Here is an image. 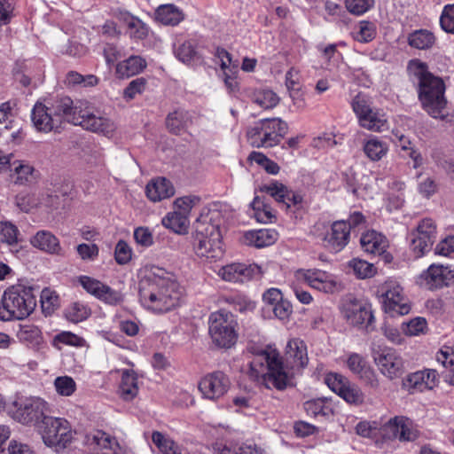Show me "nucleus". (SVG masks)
I'll return each instance as SVG.
<instances>
[{
  "label": "nucleus",
  "mask_w": 454,
  "mask_h": 454,
  "mask_svg": "<svg viewBox=\"0 0 454 454\" xmlns=\"http://www.w3.org/2000/svg\"><path fill=\"white\" fill-rule=\"evenodd\" d=\"M286 359L285 366L280 354L276 349L260 350L249 363L250 377L267 388L275 387L278 390H284L291 385L292 380L286 368L299 371L308 364L309 357L305 342L299 338L290 340L286 348Z\"/></svg>",
  "instance_id": "1"
},
{
  "label": "nucleus",
  "mask_w": 454,
  "mask_h": 454,
  "mask_svg": "<svg viewBox=\"0 0 454 454\" xmlns=\"http://www.w3.org/2000/svg\"><path fill=\"white\" fill-rule=\"evenodd\" d=\"M139 299L144 307L156 312H168L180 304L183 288L174 275L158 267L139 281Z\"/></svg>",
  "instance_id": "2"
},
{
  "label": "nucleus",
  "mask_w": 454,
  "mask_h": 454,
  "mask_svg": "<svg viewBox=\"0 0 454 454\" xmlns=\"http://www.w3.org/2000/svg\"><path fill=\"white\" fill-rule=\"evenodd\" d=\"M406 70L411 81L416 85L422 108L434 119H445L447 99L443 80L432 74L427 64L419 59H411Z\"/></svg>",
  "instance_id": "3"
},
{
  "label": "nucleus",
  "mask_w": 454,
  "mask_h": 454,
  "mask_svg": "<svg viewBox=\"0 0 454 454\" xmlns=\"http://www.w3.org/2000/svg\"><path fill=\"white\" fill-rule=\"evenodd\" d=\"M220 214L212 212L200 215L194 223L193 248L196 254L201 258L216 261L223 257V248L219 224L213 223Z\"/></svg>",
  "instance_id": "4"
},
{
  "label": "nucleus",
  "mask_w": 454,
  "mask_h": 454,
  "mask_svg": "<svg viewBox=\"0 0 454 454\" xmlns=\"http://www.w3.org/2000/svg\"><path fill=\"white\" fill-rule=\"evenodd\" d=\"M36 307L32 286L14 285L8 287L0 301V320L6 322L27 318Z\"/></svg>",
  "instance_id": "5"
},
{
  "label": "nucleus",
  "mask_w": 454,
  "mask_h": 454,
  "mask_svg": "<svg viewBox=\"0 0 454 454\" xmlns=\"http://www.w3.org/2000/svg\"><path fill=\"white\" fill-rule=\"evenodd\" d=\"M209 335L213 343L221 348H231L238 340V322L235 316L225 310L214 312L209 317Z\"/></svg>",
  "instance_id": "6"
},
{
  "label": "nucleus",
  "mask_w": 454,
  "mask_h": 454,
  "mask_svg": "<svg viewBox=\"0 0 454 454\" xmlns=\"http://www.w3.org/2000/svg\"><path fill=\"white\" fill-rule=\"evenodd\" d=\"M288 132L287 123L280 118L263 119L247 131L250 144L254 147L269 148L280 143Z\"/></svg>",
  "instance_id": "7"
},
{
  "label": "nucleus",
  "mask_w": 454,
  "mask_h": 454,
  "mask_svg": "<svg viewBox=\"0 0 454 454\" xmlns=\"http://www.w3.org/2000/svg\"><path fill=\"white\" fill-rule=\"evenodd\" d=\"M42 437L47 446L59 451L71 442L73 432L67 420L50 416L43 420Z\"/></svg>",
  "instance_id": "8"
},
{
  "label": "nucleus",
  "mask_w": 454,
  "mask_h": 454,
  "mask_svg": "<svg viewBox=\"0 0 454 454\" xmlns=\"http://www.w3.org/2000/svg\"><path fill=\"white\" fill-rule=\"evenodd\" d=\"M15 411L13 417L24 425L43 423L49 418L50 408L48 403L40 397H29L14 402Z\"/></svg>",
  "instance_id": "9"
},
{
  "label": "nucleus",
  "mask_w": 454,
  "mask_h": 454,
  "mask_svg": "<svg viewBox=\"0 0 454 454\" xmlns=\"http://www.w3.org/2000/svg\"><path fill=\"white\" fill-rule=\"evenodd\" d=\"M410 247L416 258L422 257L428 253L436 240V225L433 219H422L417 228L411 231Z\"/></svg>",
  "instance_id": "10"
},
{
  "label": "nucleus",
  "mask_w": 454,
  "mask_h": 454,
  "mask_svg": "<svg viewBox=\"0 0 454 454\" xmlns=\"http://www.w3.org/2000/svg\"><path fill=\"white\" fill-rule=\"evenodd\" d=\"M372 357L380 373L389 380L398 379L405 372L402 356L392 348L374 350Z\"/></svg>",
  "instance_id": "11"
},
{
  "label": "nucleus",
  "mask_w": 454,
  "mask_h": 454,
  "mask_svg": "<svg viewBox=\"0 0 454 454\" xmlns=\"http://www.w3.org/2000/svg\"><path fill=\"white\" fill-rule=\"evenodd\" d=\"M378 293L383 298V306L387 312L402 316L410 312L411 307L403 288L396 281H386L379 287Z\"/></svg>",
  "instance_id": "12"
},
{
  "label": "nucleus",
  "mask_w": 454,
  "mask_h": 454,
  "mask_svg": "<svg viewBox=\"0 0 454 454\" xmlns=\"http://www.w3.org/2000/svg\"><path fill=\"white\" fill-rule=\"evenodd\" d=\"M272 197L286 210H299L302 208L303 196L297 192L289 190L284 184L278 181H271L260 188Z\"/></svg>",
  "instance_id": "13"
},
{
  "label": "nucleus",
  "mask_w": 454,
  "mask_h": 454,
  "mask_svg": "<svg viewBox=\"0 0 454 454\" xmlns=\"http://www.w3.org/2000/svg\"><path fill=\"white\" fill-rule=\"evenodd\" d=\"M51 106V111L53 114L60 119V123L67 121L77 125L78 120L81 118V113L86 101H74L68 96H58L53 100L48 102Z\"/></svg>",
  "instance_id": "14"
},
{
  "label": "nucleus",
  "mask_w": 454,
  "mask_h": 454,
  "mask_svg": "<svg viewBox=\"0 0 454 454\" xmlns=\"http://www.w3.org/2000/svg\"><path fill=\"white\" fill-rule=\"evenodd\" d=\"M420 285L436 290L454 284V267L432 264L419 276Z\"/></svg>",
  "instance_id": "15"
},
{
  "label": "nucleus",
  "mask_w": 454,
  "mask_h": 454,
  "mask_svg": "<svg viewBox=\"0 0 454 454\" xmlns=\"http://www.w3.org/2000/svg\"><path fill=\"white\" fill-rule=\"evenodd\" d=\"M342 317L352 325H364L369 327L374 317L371 305L356 299H347L341 305Z\"/></svg>",
  "instance_id": "16"
},
{
  "label": "nucleus",
  "mask_w": 454,
  "mask_h": 454,
  "mask_svg": "<svg viewBox=\"0 0 454 454\" xmlns=\"http://www.w3.org/2000/svg\"><path fill=\"white\" fill-rule=\"evenodd\" d=\"M230 386L229 377L221 371H215L200 380L199 389L205 398L218 400L228 392Z\"/></svg>",
  "instance_id": "17"
},
{
  "label": "nucleus",
  "mask_w": 454,
  "mask_h": 454,
  "mask_svg": "<svg viewBox=\"0 0 454 454\" xmlns=\"http://www.w3.org/2000/svg\"><path fill=\"white\" fill-rule=\"evenodd\" d=\"M381 434L387 439L411 442L419 437V431L413 428L412 422L409 419L395 417L381 427Z\"/></svg>",
  "instance_id": "18"
},
{
  "label": "nucleus",
  "mask_w": 454,
  "mask_h": 454,
  "mask_svg": "<svg viewBox=\"0 0 454 454\" xmlns=\"http://www.w3.org/2000/svg\"><path fill=\"white\" fill-rule=\"evenodd\" d=\"M300 281H304L312 288L326 294H333L338 290L337 282L329 273L319 270H299L295 274Z\"/></svg>",
  "instance_id": "19"
},
{
  "label": "nucleus",
  "mask_w": 454,
  "mask_h": 454,
  "mask_svg": "<svg viewBox=\"0 0 454 454\" xmlns=\"http://www.w3.org/2000/svg\"><path fill=\"white\" fill-rule=\"evenodd\" d=\"M49 103H36L32 110L31 119L35 128L41 132L57 131L60 129L61 123L56 114L51 111Z\"/></svg>",
  "instance_id": "20"
},
{
  "label": "nucleus",
  "mask_w": 454,
  "mask_h": 454,
  "mask_svg": "<svg viewBox=\"0 0 454 454\" xmlns=\"http://www.w3.org/2000/svg\"><path fill=\"white\" fill-rule=\"evenodd\" d=\"M262 274L261 268L256 264L247 265L234 262L222 267L219 276L229 282L244 283Z\"/></svg>",
  "instance_id": "21"
},
{
  "label": "nucleus",
  "mask_w": 454,
  "mask_h": 454,
  "mask_svg": "<svg viewBox=\"0 0 454 454\" xmlns=\"http://www.w3.org/2000/svg\"><path fill=\"white\" fill-rule=\"evenodd\" d=\"M349 225L345 220L335 221L323 237L325 246L335 252L342 250L348 243Z\"/></svg>",
  "instance_id": "22"
},
{
  "label": "nucleus",
  "mask_w": 454,
  "mask_h": 454,
  "mask_svg": "<svg viewBox=\"0 0 454 454\" xmlns=\"http://www.w3.org/2000/svg\"><path fill=\"white\" fill-rule=\"evenodd\" d=\"M347 365L354 374L364 380L366 386L374 389L379 387L380 382L374 370L361 355L357 353L350 354L347 360Z\"/></svg>",
  "instance_id": "23"
},
{
  "label": "nucleus",
  "mask_w": 454,
  "mask_h": 454,
  "mask_svg": "<svg viewBox=\"0 0 454 454\" xmlns=\"http://www.w3.org/2000/svg\"><path fill=\"white\" fill-rule=\"evenodd\" d=\"M439 383L438 373L435 370H424L418 371L409 374L403 380V385L410 391L423 392L425 390H431L435 387Z\"/></svg>",
  "instance_id": "24"
},
{
  "label": "nucleus",
  "mask_w": 454,
  "mask_h": 454,
  "mask_svg": "<svg viewBox=\"0 0 454 454\" xmlns=\"http://www.w3.org/2000/svg\"><path fill=\"white\" fill-rule=\"evenodd\" d=\"M360 245L365 253L381 256L387 262L392 259V256L386 253L388 247L387 238L375 231L364 233L360 238Z\"/></svg>",
  "instance_id": "25"
},
{
  "label": "nucleus",
  "mask_w": 454,
  "mask_h": 454,
  "mask_svg": "<svg viewBox=\"0 0 454 454\" xmlns=\"http://www.w3.org/2000/svg\"><path fill=\"white\" fill-rule=\"evenodd\" d=\"M81 118L77 121V125H81L85 129L92 132L102 133L106 136L113 134L115 129L114 123L108 118L97 116L88 110L85 105L81 113Z\"/></svg>",
  "instance_id": "26"
},
{
  "label": "nucleus",
  "mask_w": 454,
  "mask_h": 454,
  "mask_svg": "<svg viewBox=\"0 0 454 454\" xmlns=\"http://www.w3.org/2000/svg\"><path fill=\"white\" fill-rule=\"evenodd\" d=\"M30 244L35 248L49 254H64L59 239L49 231H38L30 238Z\"/></svg>",
  "instance_id": "27"
},
{
  "label": "nucleus",
  "mask_w": 454,
  "mask_h": 454,
  "mask_svg": "<svg viewBox=\"0 0 454 454\" xmlns=\"http://www.w3.org/2000/svg\"><path fill=\"white\" fill-rule=\"evenodd\" d=\"M145 193L151 201L157 202L172 197L175 194V188L167 178L158 177L147 184Z\"/></svg>",
  "instance_id": "28"
},
{
  "label": "nucleus",
  "mask_w": 454,
  "mask_h": 454,
  "mask_svg": "<svg viewBox=\"0 0 454 454\" xmlns=\"http://www.w3.org/2000/svg\"><path fill=\"white\" fill-rule=\"evenodd\" d=\"M116 17L126 25L127 32L131 38L143 40L147 37L149 28L146 24L138 18L123 11L118 12Z\"/></svg>",
  "instance_id": "29"
},
{
  "label": "nucleus",
  "mask_w": 454,
  "mask_h": 454,
  "mask_svg": "<svg viewBox=\"0 0 454 454\" xmlns=\"http://www.w3.org/2000/svg\"><path fill=\"white\" fill-rule=\"evenodd\" d=\"M245 242L257 248L273 245L278 239V232L272 229H262L247 231L244 235Z\"/></svg>",
  "instance_id": "30"
},
{
  "label": "nucleus",
  "mask_w": 454,
  "mask_h": 454,
  "mask_svg": "<svg viewBox=\"0 0 454 454\" xmlns=\"http://www.w3.org/2000/svg\"><path fill=\"white\" fill-rule=\"evenodd\" d=\"M146 67L145 60L140 56H130L116 65L115 72L119 78H128L142 72Z\"/></svg>",
  "instance_id": "31"
},
{
  "label": "nucleus",
  "mask_w": 454,
  "mask_h": 454,
  "mask_svg": "<svg viewBox=\"0 0 454 454\" xmlns=\"http://www.w3.org/2000/svg\"><path fill=\"white\" fill-rule=\"evenodd\" d=\"M155 14L158 21L168 26H176L184 19L183 12L174 4L160 5Z\"/></svg>",
  "instance_id": "32"
},
{
  "label": "nucleus",
  "mask_w": 454,
  "mask_h": 454,
  "mask_svg": "<svg viewBox=\"0 0 454 454\" xmlns=\"http://www.w3.org/2000/svg\"><path fill=\"white\" fill-rule=\"evenodd\" d=\"M435 43L434 34L427 29L415 30L408 36L409 45L418 50H429Z\"/></svg>",
  "instance_id": "33"
},
{
  "label": "nucleus",
  "mask_w": 454,
  "mask_h": 454,
  "mask_svg": "<svg viewBox=\"0 0 454 454\" xmlns=\"http://www.w3.org/2000/svg\"><path fill=\"white\" fill-rule=\"evenodd\" d=\"M162 224L178 234H184L188 231L190 225L189 217L177 211L168 213L162 218Z\"/></svg>",
  "instance_id": "34"
},
{
  "label": "nucleus",
  "mask_w": 454,
  "mask_h": 454,
  "mask_svg": "<svg viewBox=\"0 0 454 454\" xmlns=\"http://www.w3.org/2000/svg\"><path fill=\"white\" fill-rule=\"evenodd\" d=\"M18 339L31 347H37L43 342V334L35 325H20L17 332Z\"/></svg>",
  "instance_id": "35"
},
{
  "label": "nucleus",
  "mask_w": 454,
  "mask_h": 454,
  "mask_svg": "<svg viewBox=\"0 0 454 454\" xmlns=\"http://www.w3.org/2000/svg\"><path fill=\"white\" fill-rule=\"evenodd\" d=\"M138 392L137 380L132 371L125 370L122 372L121 382L120 385L121 396L126 400H132Z\"/></svg>",
  "instance_id": "36"
},
{
  "label": "nucleus",
  "mask_w": 454,
  "mask_h": 454,
  "mask_svg": "<svg viewBox=\"0 0 454 454\" xmlns=\"http://www.w3.org/2000/svg\"><path fill=\"white\" fill-rule=\"evenodd\" d=\"M359 124L364 129L374 132H381L387 129V121L384 114L373 109L365 117H362Z\"/></svg>",
  "instance_id": "37"
},
{
  "label": "nucleus",
  "mask_w": 454,
  "mask_h": 454,
  "mask_svg": "<svg viewBox=\"0 0 454 454\" xmlns=\"http://www.w3.org/2000/svg\"><path fill=\"white\" fill-rule=\"evenodd\" d=\"M84 442L91 449H112L113 443H116L114 438L101 430H95L87 434Z\"/></svg>",
  "instance_id": "38"
},
{
  "label": "nucleus",
  "mask_w": 454,
  "mask_h": 454,
  "mask_svg": "<svg viewBox=\"0 0 454 454\" xmlns=\"http://www.w3.org/2000/svg\"><path fill=\"white\" fill-rule=\"evenodd\" d=\"M188 121V112L178 109L168 114L166 124L171 133L177 135L186 127Z\"/></svg>",
  "instance_id": "39"
},
{
  "label": "nucleus",
  "mask_w": 454,
  "mask_h": 454,
  "mask_svg": "<svg viewBox=\"0 0 454 454\" xmlns=\"http://www.w3.org/2000/svg\"><path fill=\"white\" fill-rule=\"evenodd\" d=\"M251 207L254 210V216L257 222L267 223H271L273 219H275L272 208L259 196L254 197Z\"/></svg>",
  "instance_id": "40"
},
{
  "label": "nucleus",
  "mask_w": 454,
  "mask_h": 454,
  "mask_svg": "<svg viewBox=\"0 0 454 454\" xmlns=\"http://www.w3.org/2000/svg\"><path fill=\"white\" fill-rule=\"evenodd\" d=\"M304 410L309 416L329 417L333 415V409L326 399L317 398L309 400L303 404Z\"/></svg>",
  "instance_id": "41"
},
{
  "label": "nucleus",
  "mask_w": 454,
  "mask_h": 454,
  "mask_svg": "<svg viewBox=\"0 0 454 454\" xmlns=\"http://www.w3.org/2000/svg\"><path fill=\"white\" fill-rule=\"evenodd\" d=\"M152 441L162 454H181L179 446L172 439L159 431L153 433Z\"/></svg>",
  "instance_id": "42"
},
{
  "label": "nucleus",
  "mask_w": 454,
  "mask_h": 454,
  "mask_svg": "<svg viewBox=\"0 0 454 454\" xmlns=\"http://www.w3.org/2000/svg\"><path fill=\"white\" fill-rule=\"evenodd\" d=\"M90 313V309L80 301L71 303L65 310L67 319L73 323H79L87 319Z\"/></svg>",
  "instance_id": "43"
},
{
  "label": "nucleus",
  "mask_w": 454,
  "mask_h": 454,
  "mask_svg": "<svg viewBox=\"0 0 454 454\" xmlns=\"http://www.w3.org/2000/svg\"><path fill=\"white\" fill-rule=\"evenodd\" d=\"M364 152L370 160L377 161L385 156L387 145L377 138H372L364 144Z\"/></svg>",
  "instance_id": "44"
},
{
  "label": "nucleus",
  "mask_w": 454,
  "mask_h": 454,
  "mask_svg": "<svg viewBox=\"0 0 454 454\" xmlns=\"http://www.w3.org/2000/svg\"><path fill=\"white\" fill-rule=\"evenodd\" d=\"M176 57L185 64H191L199 59L196 45L193 41L188 40L180 44L175 51Z\"/></svg>",
  "instance_id": "45"
},
{
  "label": "nucleus",
  "mask_w": 454,
  "mask_h": 454,
  "mask_svg": "<svg viewBox=\"0 0 454 454\" xmlns=\"http://www.w3.org/2000/svg\"><path fill=\"white\" fill-rule=\"evenodd\" d=\"M253 101L263 109H270L279 103V98L270 90H262L254 93Z\"/></svg>",
  "instance_id": "46"
},
{
  "label": "nucleus",
  "mask_w": 454,
  "mask_h": 454,
  "mask_svg": "<svg viewBox=\"0 0 454 454\" xmlns=\"http://www.w3.org/2000/svg\"><path fill=\"white\" fill-rule=\"evenodd\" d=\"M20 231L18 227L11 222H0V240L8 246L17 245L19 242Z\"/></svg>",
  "instance_id": "47"
},
{
  "label": "nucleus",
  "mask_w": 454,
  "mask_h": 454,
  "mask_svg": "<svg viewBox=\"0 0 454 454\" xmlns=\"http://www.w3.org/2000/svg\"><path fill=\"white\" fill-rule=\"evenodd\" d=\"M376 36L375 25L368 20H362L358 23L356 31L354 32V38L360 43H369Z\"/></svg>",
  "instance_id": "48"
},
{
  "label": "nucleus",
  "mask_w": 454,
  "mask_h": 454,
  "mask_svg": "<svg viewBox=\"0 0 454 454\" xmlns=\"http://www.w3.org/2000/svg\"><path fill=\"white\" fill-rule=\"evenodd\" d=\"M348 265L359 278H371L375 272L373 264L364 260L355 258L348 262Z\"/></svg>",
  "instance_id": "49"
},
{
  "label": "nucleus",
  "mask_w": 454,
  "mask_h": 454,
  "mask_svg": "<svg viewBox=\"0 0 454 454\" xmlns=\"http://www.w3.org/2000/svg\"><path fill=\"white\" fill-rule=\"evenodd\" d=\"M338 395L348 403L360 404L364 402L363 392L356 385L350 383V381L345 386L343 392H340Z\"/></svg>",
  "instance_id": "50"
},
{
  "label": "nucleus",
  "mask_w": 454,
  "mask_h": 454,
  "mask_svg": "<svg viewBox=\"0 0 454 454\" xmlns=\"http://www.w3.org/2000/svg\"><path fill=\"white\" fill-rule=\"evenodd\" d=\"M57 393L63 396H70L76 389L74 380L69 376H59L54 380Z\"/></svg>",
  "instance_id": "51"
},
{
  "label": "nucleus",
  "mask_w": 454,
  "mask_h": 454,
  "mask_svg": "<svg viewBox=\"0 0 454 454\" xmlns=\"http://www.w3.org/2000/svg\"><path fill=\"white\" fill-rule=\"evenodd\" d=\"M200 199L198 196L190 195L177 198L174 201V205L176 208V211L189 217L192 208L199 203Z\"/></svg>",
  "instance_id": "52"
},
{
  "label": "nucleus",
  "mask_w": 454,
  "mask_h": 454,
  "mask_svg": "<svg viewBox=\"0 0 454 454\" xmlns=\"http://www.w3.org/2000/svg\"><path fill=\"white\" fill-rule=\"evenodd\" d=\"M374 5V0H345L347 10L354 15H362Z\"/></svg>",
  "instance_id": "53"
},
{
  "label": "nucleus",
  "mask_w": 454,
  "mask_h": 454,
  "mask_svg": "<svg viewBox=\"0 0 454 454\" xmlns=\"http://www.w3.org/2000/svg\"><path fill=\"white\" fill-rule=\"evenodd\" d=\"M427 321L423 317H416L403 325V332L408 336H417L427 331Z\"/></svg>",
  "instance_id": "54"
},
{
  "label": "nucleus",
  "mask_w": 454,
  "mask_h": 454,
  "mask_svg": "<svg viewBox=\"0 0 454 454\" xmlns=\"http://www.w3.org/2000/svg\"><path fill=\"white\" fill-rule=\"evenodd\" d=\"M18 163L19 164L14 167V172L17 175L16 183L23 184L31 182L35 171L34 167L24 161H19Z\"/></svg>",
  "instance_id": "55"
},
{
  "label": "nucleus",
  "mask_w": 454,
  "mask_h": 454,
  "mask_svg": "<svg viewBox=\"0 0 454 454\" xmlns=\"http://www.w3.org/2000/svg\"><path fill=\"white\" fill-rule=\"evenodd\" d=\"M97 298L110 305H117L123 301V296L120 292L112 289L105 284Z\"/></svg>",
  "instance_id": "56"
},
{
  "label": "nucleus",
  "mask_w": 454,
  "mask_h": 454,
  "mask_svg": "<svg viewBox=\"0 0 454 454\" xmlns=\"http://www.w3.org/2000/svg\"><path fill=\"white\" fill-rule=\"evenodd\" d=\"M351 106L359 121L362 117H365L366 114L372 110L366 98L361 94H357L352 99Z\"/></svg>",
  "instance_id": "57"
},
{
  "label": "nucleus",
  "mask_w": 454,
  "mask_h": 454,
  "mask_svg": "<svg viewBox=\"0 0 454 454\" xmlns=\"http://www.w3.org/2000/svg\"><path fill=\"white\" fill-rule=\"evenodd\" d=\"M440 24L445 32L454 34V4H448L443 8Z\"/></svg>",
  "instance_id": "58"
},
{
  "label": "nucleus",
  "mask_w": 454,
  "mask_h": 454,
  "mask_svg": "<svg viewBox=\"0 0 454 454\" xmlns=\"http://www.w3.org/2000/svg\"><path fill=\"white\" fill-rule=\"evenodd\" d=\"M146 80L144 77H139L132 80L123 91V97L128 99H133L137 94H141L146 86Z\"/></svg>",
  "instance_id": "59"
},
{
  "label": "nucleus",
  "mask_w": 454,
  "mask_h": 454,
  "mask_svg": "<svg viewBox=\"0 0 454 454\" xmlns=\"http://www.w3.org/2000/svg\"><path fill=\"white\" fill-rule=\"evenodd\" d=\"M325 384L337 395L343 392V388L349 381L346 377L338 373H328L325 379Z\"/></svg>",
  "instance_id": "60"
},
{
  "label": "nucleus",
  "mask_w": 454,
  "mask_h": 454,
  "mask_svg": "<svg viewBox=\"0 0 454 454\" xmlns=\"http://www.w3.org/2000/svg\"><path fill=\"white\" fill-rule=\"evenodd\" d=\"M84 340L71 333V332H62L57 334L53 339V345L57 347L58 343H62L65 345H71L80 347L82 345Z\"/></svg>",
  "instance_id": "61"
},
{
  "label": "nucleus",
  "mask_w": 454,
  "mask_h": 454,
  "mask_svg": "<svg viewBox=\"0 0 454 454\" xmlns=\"http://www.w3.org/2000/svg\"><path fill=\"white\" fill-rule=\"evenodd\" d=\"M30 70L25 63H16L13 68V76L16 82H20L22 86L27 87L31 83Z\"/></svg>",
  "instance_id": "62"
},
{
  "label": "nucleus",
  "mask_w": 454,
  "mask_h": 454,
  "mask_svg": "<svg viewBox=\"0 0 454 454\" xmlns=\"http://www.w3.org/2000/svg\"><path fill=\"white\" fill-rule=\"evenodd\" d=\"M81 286L90 294L98 297L104 284L98 279L88 276H81L79 278Z\"/></svg>",
  "instance_id": "63"
},
{
  "label": "nucleus",
  "mask_w": 454,
  "mask_h": 454,
  "mask_svg": "<svg viewBox=\"0 0 454 454\" xmlns=\"http://www.w3.org/2000/svg\"><path fill=\"white\" fill-rule=\"evenodd\" d=\"M132 251L129 246L123 240H120L114 251V256L117 263L125 264L131 259Z\"/></svg>",
  "instance_id": "64"
}]
</instances>
